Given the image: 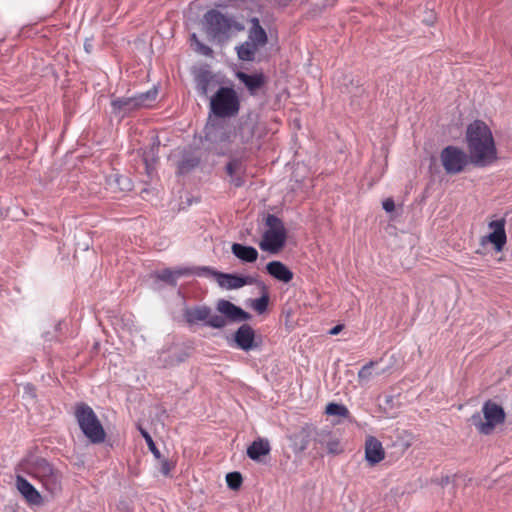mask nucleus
I'll list each match as a JSON object with an SVG mask.
<instances>
[{"mask_svg":"<svg viewBox=\"0 0 512 512\" xmlns=\"http://www.w3.org/2000/svg\"><path fill=\"white\" fill-rule=\"evenodd\" d=\"M203 271H209V268H202Z\"/></svg>","mask_w":512,"mask_h":512,"instance_id":"e433bc0d","label":"nucleus"},{"mask_svg":"<svg viewBox=\"0 0 512 512\" xmlns=\"http://www.w3.org/2000/svg\"><path fill=\"white\" fill-rule=\"evenodd\" d=\"M200 89H201V93H202V94H204V95H205V94L207 93V89H206V86H205V85H202V86L200 87Z\"/></svg>","mask_w":512,"mask_h":512,"instance_id":"c9c22d12","label":"nucleus"},{"mask_svg":"<svg viewBox=\"0 0 512 512\" xmlns=\"http://www.w3.org/2000/svg\"><path fill=\"white\" fill-rule=\"evenodd\" d=\"M232 253L241 261L253 263L258 258V251L252 246L234 243L231 247Z\"/></svg>","mask_w":512,"mask_h":512,"instance_id":"aec40b11","label":"nucleus"},{"mask_svg":"<svg viewBox=\"0 0 512 512\" xmlns=\"http://www.w3.org/2000/svg\"><path fill=\"white\" fill-rule=\"evenodd\" d=\"M242 476L239 472H231L226 475V482L229 488L237 490L242 485Z\"/></svg>","mask_w":512,"mask_h":512,"instance_id":"bb28decb","label":"nucleus"},{"mask_svg":"<svg viewBox=\"0 0 512 512\" xmlns=\"http://www.w3.org/2000/svg\"><path fill=\"white\" fill-rule=\"evenodd\" d=\"M251 27L248 30V40L264 47L268 42V36L265 29L261 26L258 18L253 17L249 20Z\"/></svg>","mask_w":512,"mask_h":512,"instance_id":"f3484780","label":"nucleus"},{"mask_svg":"<svg viewBox=\"0 0 512 512\" xmlns=\"http://www.w3.org/2000/svg\"><path fill=\"white\" fill-rule=\"evenodd\" d=\"M192 273V270L189 268H180L176 270L165 269L159 274V278L162 281L170 283L172 285H176V281L180 276L187 275Z\"/></svg>","mask_w":512,"mask_h":512,"instance_id":"5701e85b","label":"nucleus"},{"mask_svg":"<svg viewBox=\"0 0 512 512\" xmlns=\"http://www.w3.org/2000/svg\"><path fill=\"white\" fill-rule=\"evenodd\" d=\"M184 317L190 325L203 322L206 326L220 329L225 327L227 324L225 317L218 314H212L211 309L207 306H194L187 308L184 312Z\"/></svg>","mask_w":512,"mask_h":512,"instance_id":"9d476101","label":"nucleus"},{"mask_svg":"<svg viewBox=\"0 0 512 512\" xmlns=\"http://www.w3.org/2000/svg\"><path fill=\"white\" fill-rule=\"evenodd\" d=\"M236 347L243 351H250L256 347L255 332L248 324L241 325L234 334Z\"/></svg>","mask_w":512,"mask_h":512,"instance_id":"ddd939ff","label":"nucleus"},{"mask_svg":"<svg viewBox=\"0 0 512 512\" xmlns=\"http://www.w3.org/2000/svg\"><path fill=\"white\" fill-rule=\"evenodd\" d=\"M206 33L213 39L223 42L228 40L233 33L242 32L245 27L233 16L222 14L216 9L208 10L203 17Z\"/></svg>","mask_w":512,"mask_h":512,"instance_id":"f03ea898","label":"nucleus"},{"mask_svg":"<svg viewBox=\"0 0 512 512\" xmlns=\"http://www.w3.org/2000/svg\"><path fill=\"white\" fill-rule=\"evenodd\" d=\"M287 236V229L283 221L273 214H268L265 218V230L259 247L262 251L277 254L284 248Z\"/></svg>","mask_w":512,"mask_h":512,"instance_id":"7ed1b4c3","label":"nucleus"},{"mask_svg":"<svg viewBox=\"0 0 512 512\" xmlns=\"http://www.w3.org/2000/svg\"><path fill=\"white\" fill-rule=\"evenodd\" d=\"M326 448L329 453L338 454L342 451L340 441L338 439H331L327 442Z\"/></svg>","mask_w":512,"mask_h":512,"instance_id":"7c9ffc66","label":"nucleus"},{"mask_svg":"<svg viewBox=\"0 0 512 512\" xmlns=\"http://www.w3.org/2000/svg\"><path fill=\"white\" fill-rule=\"evenodd\" d=\"M190 40H191V44H192L193 46H195V50H196L198 53H200V54H202V55H204V56H211V55L213 54V50H212L209 46H207V45L203 44V43L198 39V37H197V35H196L195 33H193V34L190 36Z\"/></svg>","mask_w":512,"mask_h":512,"instance_id":"a878e982","label":"nucleus"},{"mask_svg":"<svg viewBox=\"0 0 512 512\" xmlns=\"http://www.w3.org/2000/svg\"><path fill=\"white\" fill-rule=\"evenodd\" d=\"M375 362L370 361L368 364L364 365L358 372L359 381L369 380L372 376V367Z\"/></svg>","mask_w":512,"mask_h":512,"instance_id":"c85d7f7f","label":"nucleus"},{"mask_svg":"<svg viewBox=\"0 0 512 512\" xmlns=\"http://www.w3.org/2000/svg\"><path fill=\"white\" fill-rule=\"evenodd\" d=\"M158 91L156 89L149 90L131 97H118L111 101L112 113L124 118L132 112L143 108L150 107L156 100Z\"/></svg>","mask_w":512,"mask_h":512,"instance_id":"0eeeda50","label":"nucleus"},{"mask_svg":"<svg viewBox=\"0 0 512 512\" xmlns=\"http://www.w3.org/2000/svg\"><path fill=\"white\" fill-rule=\"evenodd\" d=\"M242 170V164L239 160L234 159L226 165L227 174L231 177L238 174Z\"/></svg>","mask_w":512,"mask_h":512,"instance_id":"c756f323","label":"nucleus"},{"mask_svg":"<svg viewBox=\"0 0 512 512\" xmlns=\"http://www.w3.org/2000/svg\"><path fill=\"white\" fill-rule=\"evenodd\" d=\"M141 435L145 439L147 446L151 453L154 455L156 459H161V453L159 449L156 447L151 435L144 429H140Z\"/></svg>","mask_w":512,"mask_h":512,"instance_id":"cd10ccee","label":"nucleus"},{"mask_svg":"<svg viewBox=\"0 0 512 512\" xmlns=\"http://www.w3.org/2000/svg\"><path fill=\"white\" fill-rule=\"evenodd\" d=\"M217 275L220 286L225 287L226 289H238L249 283L248 277L224 273H219Z\"/></svg>","mask_w":512,"mask_h":512,"instance_id":"412c9836","label":"nucleus"},{"mask_svg":"<svg viewBox=\"0 0 512 512\" xmlns=\"http://www.w3.org/2000/svg\"><path fill=\"white\" fill-rule=\"evenodd\" d=\"M75 418L83 434L93 444L104 442L106 432L93 409L86 403H77L74 410Z\"/></svg>","mask_w":512,"mask_h":512,"instance_id":"20e7f679","label":"nucleus"},{"mask_svg":"<svg viewBox=\"0 0 512 512\" xmlns=\"http://www.w3.org/2000/svg\"><path fill=\"white\" fill-rule=\"evenodd\" d=\"M386 453L382 443L374 436L365 440V459L370 466H375L385 459Z\"/></svg>","mask_w":512,"mask_h":512,"instance_id":"f8f14e48","label":"nucleus"},{"mask_svg":"<svg viewBox=\"0 0 512 512\" xmlns=\"http://www.w3.org/2000/svg\"><path fill=\"white\" fill-rule=\"evenodd\" d=\"M237 78L246 86L252 95H254L266 81L265 76L262 73L249 75L244 72H238Z\"/></svg>","mask_w":512,"mask_h":512,"instance_id":"a211bd4d","label":"nucleus"},{"mask_svg":"<svg viewBox=\"0 0 512 512\" xmlns=\"http://www.w3.org/2000/svg\"><path fill=\"white\" fill-rule=\"evenodd\" d=\"M382 206H383V209H384L385 211H387V212H392V211H394V209H395L394 201H393L392 199H390V198L386 199V200L383 202Z\"/></svg>","mask_w":512,"mask_h":512,"instance_id":"72a5a7b5","label":"nucleus"},{"mask_svg":"<svg viewBox=\"0 0 512 512\" xmlns=\"http://www.w3.org/2000/svg\"><path fill=\"white\" fill-rule=\"evenodd\" d=\"M342 329H343V325H336L335 327H333L329 331V334L330 335H337Z\"/></svg>","mask_w":512,"mask_h":512,"instance_id":"f704fd0d","label":"nucleus"},{"mask_svg":"<svg viewBox=\"0 0 512 512\" xmlns=\"http://www.w3.org/2000/svg\"><path fill=\"white\" fill-rule=\"evenodd\" d=\"M470 161L477 167H486L497 160V148L490 128L481 120L470 123L466 129Z\"/></svg>","mask_w":512,"mask_h":512,"instance_id":"f257e3e1","label":"nucleus"},{"mask_svg":"<svg viewBox=\"0 0 512 512\" xmlns=\"http://www.w3.org/2000/svg\"><path fill=\"white\" fill-rule=\"evenodd\" d=\"M217 310L231 321H244L249 319V314L247 312L228 300H219L217 303Z\"/></svg>","mask_w":512,"mask_h":512,"instance_id":"4468645a","label":"nucleus"},{"mask_svg":"<svg viewBox=\"0 0 512 512\" xmlns=\"http://www.w3.org/2000/svg\"><path fill=\"white\" fill-rule=\"evenodd\" d=\"M259 48L261 47L247 39L236 47L237 56L242 61L251 62L255 59V55Z\"/></svg>","mask_w":512,"mask_h":512,"instance_id":"4be33fe9","label":"nucleus"},{"mask_svg":"<svg viewBox=\"0 0 512 512\" xmlns=\"http://www.w3.org/2000/svg\"><path fill=\"white\" fill-rule=\"evenodd\" d=\"M244 179L243 177L240 175V172L238 174H235L233 176H231V183L235 186V187H241L244 185Z\"/></svg>","mask_w":512,"mask_h":512,"instance_id":"473e14b6","label":"nucleus"},{"mask_svg":"<svg viewBox=\"0 0 512 512\" xmlns=\"http://www.w3.org/2000/svg\"><path fill=\"white\" fill-rule=\"evenodd\" d=\"M271 447L267 439L259 438L251 443L247 448V456L254 460L260 461L262 456L270 453Z\"/></svg>","mask_w":512,"mask_h":512,"instance_id":"6ab92c4d","label":"nucleus"},{"mask_svg":"<svg viewBox=\"0 0 512 512\" xmlns=\"http://www.w3.org/2000/svg\"><path fill=\"white\" fill-rule=\"evenodd\" d=\"M441 164L447 174L455 175L463 172L471 163L470 156L461 148L447 146L440 153Z\"/></svg>","mask_w":512,"mask_h":512,"instance_id":"1a4fd4ad","label":"nucleus"},{"mask_svg":"<svg viewBox=\"0 0 512 512\" xmlns=\"http://www.w3.org/2000/svg\"><path fill=\"white\" fill-rule=\"evenodd\" d=\"M505 224L506 220L504 218L489 222L488 227L491 232L488 235L482 237L481 244L489 242L493 245L496 252L502 251L507 243Z\"/></svg>","mask_w":512,"mask_h":512,"instance_id":"9b49d317","label":"nucleus"},{"mask_svg":"<svg viewBox=\"0 0 512 512\" xmlns=\"http://www.w3.org/2000/svg\"><path fill=\"white\" fill-rule=\"evenodd\" d=\"M175 468V464L168 459L161 460V472L164 476H169L171 471Z\"/></svg>","mask_w":512,"mask_h":512,"instance_id":"2f4dec72","label":"nucleus"},{"mask_svg":"<svg viewBox=\"0 0 512 512\" xmlns=\"http://www.w3.org/2000/svg\"><path fill=\"white\" fill-rule=\"evenodd\" d=\"M263 293L260 298L253 300L252 308L258 314H262L267 310L269 304V294L267 291V287L265 285L262 286Z\"/></svg>","mask_w":512,"mask_h":512,"instance_id":"b1692460","label":"nucleus"},{"mask_svg":"<svg viewBox=\"0 0 512 512\" xmlns=\"http://www.w3.org/2000/svg\"><path fill=\"white\" fill-rule=\"evenodd\" d=\"M211 112L219 118L234 117L240 110V99L232 87H220L210 100Z\"/></svg>","mask_w":512,"mask_h":512,"instance_id":"423d86ee","label":"nucleus"},{"mask_svg":"<svg viewBox=\"0 0 512 512\" xmlns=\"http://www.w3.org/2000/svg\"><path fill=\"white\" fill-rule=\"evenodd\" d=\"M25 470L38 479L49 493L54 495L61 491V474L45 459L37 458L34 461H28Z\"/></svg>","mask_w":512,"mask_h":512,"instance_id":"39448f33","label":"nucleus"},{"mask_svg":"<svg viewBox=\"0 0 512 512\" xmlns=\"http://www.w3.org/2000/svg\"><path fill=\"white\" fill-rule=\"evenodd\" d=\"M482 412L483 418L480 414H474L471 418L472 424L481 434H491L497 425L502 424L505 421L504 409L491 400H488L483 404Z\"/></svg>","mask_w":512,"mask_h":512,"instance_id":"6e6552de","label":"nucleus"},{"mask_svg":"<svg viewBox=\"0 0 512 512\" xmlns=\"http://www.w3.org/2000/svg\"><path fill=\"white\" fill-rule=\"evenodd\" d=\"M16 486L22 496L26 499L29 504L32 505H41L43 500L40 493L35 489V487L29 483L24 477L17 476L16 478Z\"/></svg>","mask_w":512,"mask_h":512,"instance_id":"2eb2a0df","label":"nucleus"},{"mask_svg":"<svg viewBox=\"0 0 512 512\" xmlns=\"http://www.w3.org/2000/svg\"><path fill=\"white\" fill-rule=\"evenodd\" d=\"M267 273L278 281L289 283L293 279V272L280 261H271L266 265Z\"/></svg>","mask_w":512,"mask_h":512,"instance_id":"dca6fc26","label":"nucleus"},{"mask_svg":"<svg viewBox=\"0 0 512 512\" xmlns=\"http://www.w3.org/2000/svg\"><path fill=\"white\" fill-rule=\"evenodd\" d=\"M325 413L330 416H339L343 418H347L350 414L346 406L333 402L327 404Z\"/></svg>","mask_w":512,"mask_h":512,"instance_id":"393cba45","label":"nucleus"}]
</instances>
